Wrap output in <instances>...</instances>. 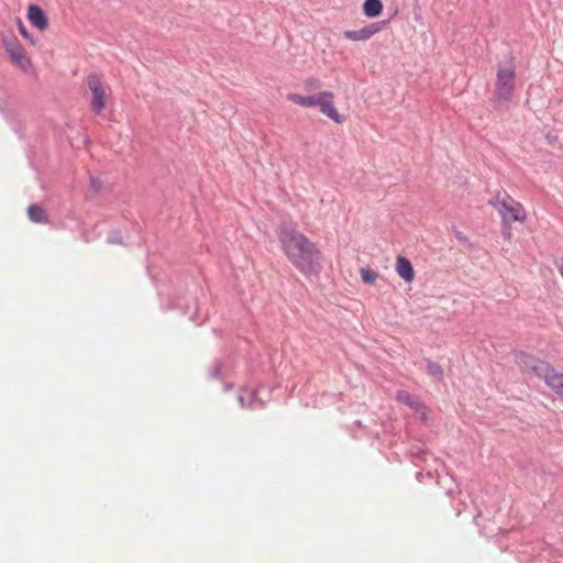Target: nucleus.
<instances>
[{"label":"nucleus","mask_w":563,"mask_h":563,"mask_svg":"<svg viewBox=\"0 0 563 563\" xmlns=\"http://www.w3.org/2000/svg\"><path fill=\"white\" fill-rule=\"evenodd\" d=\"M282 250L291 265L303 276H316L322 268L321 251L302 232L283 225L278 231Z\"/></svg>","instance_id":"nucleus-1"},{"label":"nucleus","mask_w":563,"mask_h":563,"mask_svg":"<svg viewBox=\"0 0 563 563\" xmlns=\"http://www.w3.org/2000/svg\"><path fill=\"white\" fill-rule=\"evenodd\" d=\"M286 98L288 101L302 108L318 107L320 112L334 123L341 124L345 121V115L341 114L334 104V93L332 91L324 90L310 96L290 92Z\"/></svg>","instance_id":"nucleus-2"},{"label":"nucleus","mask_w":563,"mask_h":563,"mask_svg":"<svg viewBox=\"0 0 563 563\" xmlns=\"http://www.w3.org/2000/svg\"><path fill=\"white\" fill-rule=\"evenodd\" d=\"M516 62L510 57L497 66L494 98L497 102H509L516 88Z\"/></svg>","instance_id":"nucleus-3"},{"label":"nucleus","mask_w":563,"mask_h":563,"mask_svg":"<svg viewBox=\"0 0 563 563\" xmlns=\"http://www.w3.org/2000/svg\"><path fill=\"white\" fill-rule=\"evenodd\" d=\"M495 207L506 225H510L512 222L522 223L527 219L523 206L509 196L503 198Z\"/></svg>","instance_id":"nucleus-4"},{"label":"nucleus","mask_w":563,"mask_h":563,"mask_svg":"<svg viewBox=\"0 0 563 563\" xmlns=\"http://www.w3.org/2000/svg\"><path fill=\"white\" fill-rule=\"evenodd\" d=\"M534 375L563 399V374L545 362H538L532 366Z\"/></svg>","instance_id":"nucleus-5"},{"label":"nucleus","mask_w":563,"mask_h":563,"mask_svg":"<svg viewBox=\"0 0 563 563\" xmlns=\"http://www.w3.org/2000/svg\"><path fill=\"white\" fill-rule=\"evenodd\" d=\"M87 86L92 95L91 108L96 113H100L106 108L107 88L96 74L87 77Z\"/></svg>","instance_id":"nucleus-6"},{"label":"nucleus","mask_w":563,"mask_h":563,"mask_svg":"<svg viewBox=\"0 0 563 563\" xmlns=\"http://www.w3.org/2000/svg\"><path fill=\"white\" fill-rule=\"evenodd\" d=\"M385 25V21L371 23L360 30H346L343 32V36L352 42H365L380 32Z\"/></svg>","instance_id":"nucleus-7"},{"label":"nucleus","mask_w":563,"mask_h":563,"mask_svg":"<svg viewBox=\"0 0 563 563\" xmlns=\"http://www.w3.org/2000/svg\"><path fill=\"white\" fill-rule=\"evenodd\" d=\"M5 49L9 53L12 62L20 67L22 70L27 71L32 67L30 57L25 54V51L18 43H7Z\"/></svg>","instance_id":"nucleus-8"},{"label":"nucleus","mask_w":563,"mask_h":563,"mask_svg":"<svg viewBox=\"0 0 563 563\" xmlns=\"http://www.w3.org/2000/svg\"><path fill=\"white\" fill-rule=\"evenodd\" d=\"M27 19L33 26L44 31L48 26L47 18L44 11L36 4H31L27 9Z\"/></svg>","instance_id":"nucleus-9"},{"label":"nucleus","mask_w":563,"mask_h":563,"mask_svg":"<svg viewBox=\"0 0 563 563\" xmlns=\"http://www.w3.org/2000/svg\"><path fill=\"white\" fill-rule=\"evenodd\" d=\"M396 272L398 276L406 283H411L415 279V271L410 261L404 256H398L396 261Z\"/></svg>","instance_id":"nucleus-10"},{"label":"nucleus","mask_w":563,"mask_h":563,"mask_svg":"<svg viewBox=\"0 0 563 563\" xmlns=\"http://www.w3.org/2000/svg\"><path fill=\"white\" fill-rule=\"evenodd\" d=\"M29 219L34 223L46 224L49 222L46 210L38 205H31L27 208Z\"/></svg>","instance_id":"nucleus-11"},{"label":"nucleus","mask_w":563,"mask_h":563,"mask_svg":"<svg viewBox=\"0 0 563 563\" xmlns=\"http://www.w3.org/2000/svg\"><path fill=\"white\" fill-rule=\"evenodd\" d=\"M383 2L380 0H365L363 3V13L367 18H376L383 12Z\"/></svg>","instance_id":"nucleus-12"},{"label":"nucleus","mask_w":563,"mask_h":563,"mask_svg":"<svg viewBox=\"0 0 563 563\" xmlns=\"http://www.w3.org/2000/svg\"><path fill=\"white\" fill-rule=\"evenodd\" d=\"M360 275L365 284L371 285L374 284L378 278V274L369 267H362L360 269Z\"/></svg>","instance_id":"nucleus-13"},{"label":"nucleus","mask_w":563,"mask_h":563,"mask_svg":"<svg viewBox=\"0 0 563 563\" xmlns=\"http://www.w3.org/2000/svg\"><path fill=\"white\" fill-rule=\"evenodd\" d=\"M396 399L400 402H404V404L410 406V407L418 406L417 399L405 390L398 391L396 395Z\"/></svg>","instance_id":"nucleus-14"},{"label":"nucleus","mask_w":563,"mask_h":563,"mask_svg":"<svg viewBox=\"0 0 563 563\" xmlns=\"http://www.w3.org/2000/svg\"><path fill=\"white\" fill-rule=\"evenodd\" d=\"M428 372L430 375L435 376L438 378H440L443 374L442 367L437 363H429Z\"/></svg>","instance_id":"nucleus-15"},{"label":"nucleus","mask_w":563,"mask_h":563,"mask_svg":"<svg viewBox=\"0 0 563 563\" xmlns=\"http://www.w3.org/2000/svg\"><path fill=\"white\" fill-rule=\"evenodd\" d=\"M18 27H19V32H20V34H21L23 37H25L26 40H29V41H30V43H31L32 45H35V44H36V42H35V40H34V37H33L32 35H30V33H29V31L26 30L25 25H24L21 21H19V23H18Z\"/></svg>","instance_id":"nucleus-16"},{"label":"nucleus","mask_w":563,"mask_h":563,"mask_svg":"<svg viewBox=\"0 0 563 563\" xmlns=\"http://www.w3.org/2000/svg\"><path fill=\"white\" fill-rule=\"evenodd\" d=\"M319 85H320V82H319L318 79H316V78H308L303 82V88H305V90L310 91V90H313V89L318 88Z\"/></svg>","instance_id":"nucleus-17"}]
</instances>
